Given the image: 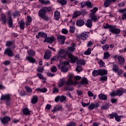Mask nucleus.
I'll return each mask as SVG.
<instances>
[{"mask_svg":"<svg viewBox=\"0 0 126 126\" xmlns=\"http://www.w3.org/2000/svg\"><path fill=\"white\" fill-rule=\"evenodd\" d=\"M58 55L60 58H63V59H68L73 63H75L78 60V58L75 57L71 53H68V51H65V50L62 49L60 50L58 52Z\"/></svg>","mask_w":126,"mask_h":126,"instance_id":"obj_1","label":"nucleus"},{"mask_svg":"<svg viewBox=\"0 0 126 126\" xmlns=\"http://www.w3.org/2000/svg\"><path fill=\"white\" fill-rule=\"evenodd\" d=\"M125 92V91L121 90H119L117 92L113 91L111 93L110 96L112 97H114L115 96H122V95H123Z\"/></svg>","mask_w":126,"mask_h":126,"instance_id":"obj_2","label":"nucleus"},{"mask_svg":"<svg viewBox=\"0 0 126 126\" xmlns=\"http://www.w3.org/2000/svg\"><path fill=\"white\" fill-rule=\"evenodd\" d=\"M69 63L68 62L63 63L62 66L61 67V69L63 72H66V71L68 70V68H67L66 65H68Z\"/></svg>","mask_w":126,"mask_h":126,"instance_id":"obj_3","label":"nucleus"},{"mask_svg":"<svg viewBox=\"0 0 126 126\" xmlns=\"http://www.w3.org/2000/svg\"><path fill=\"white\" fill-rule=\"evenodd\" d=\"M109 31L113 34H119L121 32V30L116 28V26H113L111 29H109Z\"/></svg>","mask_w":126,"mask_h":126,"instance_id":"obj_4","label":"nucleus"},{"mask_svg":"<svg viewBox=\"0 0 126 126\" xmlns=\"http://www.w3.org/2000/svg\"><path fill=\"white\" fill-rule=\"evenodd\" d=\"M13 49L7 48L5 50L4 52V55H7L8 57H12L13 56V53H12V50Z\"/></svg>","mask_w":126,"mask_h":126,"instance_id":"obj_5","label":"nucleus"},{"mask_svg":"<svg viewBox=\"0 0 126 126\" xmlns=\"http://www.w3.org/2000/svg\"><path fill=\"white\" fill-rule=\"evenodd\" d=\"M65 36L64 35H59L57 38V40L59 43L63 45L64 41H65Z\"/></svg>","mask_w":126,"mask_h":126,"instance_id":"obj_6","label":"nucleus"},{"mask_svg":"<svg viewBox=\"0 0 126 126\" xmlns=\"http://www.w3.org/2000/svg\"><path fill=\"white\" fill-rule=\"evenodd\" d=\"M10 120V118L7 116H5L4 117L0 119L1 123H2V124H3L4 125H5V124H7V123L9 122Z\"/></svg>","mask_w":126,"mask_h":126,"instance_id":"obj_7","label":"nucleus"},{"mask_svg":"<svg viewBox=\"0 0 126 126\" xmlns=\"http://www.w3.org/2000/svg\"><path fill=\"white\" fill-rule=\"evenodd\" d=\"M47 14V13L46 11H45V9L42 7L38 12V16L39 17H44L45 15Z\"/></svg>","mask_w":126,"mask_h":126,"instance_id":"obj_8","label":"nucleus"},{"mask_svg":"<svg viewBox=\"0 0 126 126\" xmlns=\"http://www.w3.org/2000/svg\"><path fill=\"white\" fill-rule=\"evenodd\" d=\"M89 16L90 18H91V20H92V21H94V22H97V21H98L100 19V17H97V16H96V14L89 15Z\"/></svg>","mask_w":126,"mask_h":126,"instance_id":"obj_9","label":"nucleus"},{"mask_svg":"<svg viewBox=\"0 0 126 126\" xmlns=\"http://www.w3.org/2000/svg\"><path fill=\"white\" fill-rule=\"evenodd\" d=\"M54 41H56V39L54 37H47L46 39L44 40V42H47V43H49L50 44H52Z\"/></svg>","mask_w":126,"mask_h":126,"instance_id":"obj_10","label":"nucleus"},{"mask_svg":"<svg viewBox=\"0 0 126 126\" xmlns=\"http://www.w3.org/2000/svg\"><path fill=\"white\" fill-rule=\"evenodd\" d=\"M0 101L4 100L5 101H7L10 100V95L9 94H5L1 96L0 98Z\"/></svg>","mask_w":126,"mask_h":126,"instance_id":"obj_11","label":"nucleus"},{"mask_svg":"<svg viewBox=\"0 0 126 126\" xmlns=\"http://www.w3.org/2000/svg\"><path fill=\"white\" fill-rule=\"evenodd\" d=\"M89 36V33L87 32H83L81 35L82 40H87Z\"/></svg>","mask_w":126,"mask_h":126,"instance_id":"obj_12","label":"nucleus"},{"mask_svg":"<svg viewBox=\"0 0 126 126\" xmlns=\"http://www.w3.org/2000/svg\"><path fill=\"white\" fill-rule=\"evenodd\" d=\"M85 24V22L82 19L78 20L76 22V26L81 27Z\"/></svg>","mask_w":126,"mask_h":126,"instance_id":"obj_13","label":"nucleus"},{"mask_svg":"<svg viewBox=\"0 0 126 126\" xmlns=\"http://www.w3.org/2000/svg\"><path fill=\"white\" fill-rule=\"evenodd\" d=\"M73 77V76L72 75H70L69 76V78L67 81H66V83L68 86H69V85H72L73 84V81H72V78Z\"/></svg>","mask_w":126,"mask_h":126,"instance_id":"obj_14","label":"nucleus"},{"mask_svg":"<svg viewBox=\"0 0 126 126\" xmlns=\"http://www.w3.org/2000/svg\"><path fill=\"white\" fill-rule=\"evenodd\" d=\"M8 15L9 16L8 18V24L9 27H12V18L10 17V11L8 12Z\"/></svg>","mask_w":126,"mask_h":126,"instance_id":"obj_15","label":"nucleus"},{"mask_svg":"<svg viewBox=\"0 0 126 126\" xmlns=\"http://www.w3.org/2000/svg\"><path fill=\"white\" fill-rule=\"evenodd\" d=\"M6 46L7 47H8L9 49H14L15 48L14 43H13V42L12 41H7L6 43Z\"/></svg>","mask_w":126,"mask_h":126,"instance_id":"obj_16","label":"nucleus"},{"mask_svg":"<svg viewBox=\"0 0 126 126\" xmlns=\"http://www.w3.org/2000/svg\"><path fill=\"white\" fill-rule=\"evenodd\" d=\"M52 52L50 50H48L44 55V59L45 60H49L51 58V54Z\"/></svg>","mask_w":126,"mask_h":126,"instance_id":"obj_17","label":"nucleus"},{"mask_svg":"<svg viewBox=\"0 0 126 126\" xmlns=\"http://www.w3.org/2000/svg\"><path fill=\"white\" fill-rule=\"evenodd\" d=\"M99 107V103H91L88 107L89 110H94L95 108H98Z\"/></svg>","mask_w":126,"mask_h":126,"instance_id":"obj_18","label":"nucleus"},{"mask_svg":"<svg viewBox=\"0 0 126 126\" xmlns=\"http://www.w3.org/2000/svg\"><path fill=\"white\" fill-rule=\"evenodd\" d=\"M118 63L121 65H123L125 63V58L122 56H119L118 58Z\"/></svg>","mask_w":126,"mask_h":126,"instance_id":"obj_19","label":"nucleus"},{"mask_svg":"<svg viewBox=\"0 0 126 126\" xmlns=\"http://www.w3.org/2000/svg\"><path fill=\"white\" fill-rule=\"evenodd\" d=\"M93 22V21H92V20L89 19L87 20V21L85 23V25L89 28H91V27H92V23Z\"/></svg>","mask_w":126,"mask_h":126,"instance_id":"obj_20","label":"nucleus"},{"mask_svg":"<svg viewBox=\"0 0 126 126\" xmlns=\"http://www.w3.org/2000/svg\"><path fill=\"white\" fill-rule=\"evenodd\" d=\"M63 109V106L61 105H57L54 107V109H52L51 111L53 113H56V112H58V111H60V110H62Z\"/></svg>","mask_w":126,"mask_h":126,"instance_id":"obj_21","label":"nucleus"},{"mask_svg":"<svg viewBox=\"0 0 126 126\" xmlns=\"http://www.w3.org/2000/svg\"><path fill=\"white\" fill-rule=\"evenodd\" d=\"M66 83V81L64 78H63L60 79V83H59L58 87H63V85H64Z\"/></svg>","mask_w":126,"mask_h":126,"instance_id":"obj_22","label":"nucleus"},{"mask_svg":"<svg viewBox=\"0 0 126 126\" xmlns=\"http://www.w3.org/2000/svg\"><path fill=\"white\" fill-rule=\"evenodd\" d=\"M19 23V27H20L21 30H24V28H25V23L23 21H20L18 22Z\"/></svg>","mask_w":126,"mask_h":126,"instance_id":"obj_23","label":"nucleus"},{"mask_svg":"<svg viewBox=\"0 0 126 126\" xmlns=\"http://www.w3.org/2000/svg\"><path fill=\"white\" fill-rule=\"evenodd\" d=\"M61 16V13L58 11H55L54 12V19L55 20H59L60 19V17Z\"/></svg>","mask_w":126,"mask_h":126,"instance_id":"obj_24","label":"nucleus"},{"mask_svg":"<svg viewBox=\"0 0 126 126\" xmlns=\"http://www.w3.org/2000/svg\"><path fill=\"white\" fill-rule=\"evenodd\" d=\"M112 2H114L113 0H105L104 1V4L105 7H108V6H110V5Z\"/></svg>","mask_w":126,"mask_h":126,"instance_id":"obj_25","label":"nucleus"},{"mask_svg":"<svg viewBox=\"0 0 126 126\" xmlns=\"http://www.w3.org/2000/svg\"><path fill=\"white\" fill-rule=\"evenodd\" d=\"M23 114L26 116H29V115H30L31 114L30 113L31 112V111H29V109H28V108L27 107L25 108L23 110Z\"/></svg>","mask_w":126,"mask_h":126,"instance_id":"obj_26","label":"nucleus"},{"mask_svg":"<svg viewBox=\"0 0 126 126\" xmlns=\"http://www.w3.org/2000/svg\"><path fill=\"white\" fill-rule=\"evenodd\" d=\"M81 15V12L79 11H76L73 14L72 18L74 19V18H76V17H78L80 15Z\"/></svg>","mask_w":126,"mask_h":126,"instance_id":"obj_27","label":"nucleus"},{"mask_svg":"<svg viewBox=\"0 0 126 126\" xmlns=\"http://www.w3.org/2000/svg\"><path fill=\"white\" fill-rule=\"evenodd\" d=\"M26 60L27 61H28V62H30V63H32L36 62V60L31 56L27 57Z\"/></svg>","mask_w":126,"mask_h":126,"instance_id":"obj_28","label":"nucleus"},{"mask_svg":"<svg viewBox=\"0 0 126 126\" xmlns=\"http://www.w3.org/2000/svg\"><path fill=\"white\" fill-rule=\"evenodd\" d=\"M38 102V96L34 95L32 99V104H36Z\"/></svg>","mask_w":126,"mask_h":126,"instance_id":"obj_29","label":"nucleus"},{"mask_svg":"<svg viewBox=\"0 0 126 126\" xmlns=\"http://www.w3.org/2000/svg\"><path fill=\"white\" fill-rule=\"evenodd\" d=\"M97 10H98V8L95 7L92 10H91V13L89 15H95V12H97Z\"/></svg>","mask_w":126,"mask_h":126,"instance_id":"obj_30","label":"nucleus"},{"mask_svg":"<svg viewBox=\"0 0 126 126\" xmlns=\"http://www.w3.org/2000/svg\"><path fill=\"white\" fill-rule=\"evenodd\" d=\"M98 97L100 100H107V95L102 94L98 95Z\"/></svg>","mask_w":126,"mask_h":126,"instance_id":"obj_31","label":"nucleus"},{"mask_svg":"<svg viewBox=\"0 0 126 126\" xmlns=\"http://www.w3.org/2000/svg\"><path fill=\"white\" fill-rule=\"evenodd\" d=\"M99 72V75H103L104 74H107L108 71L105 69H99L98 70Z\"/></svg>","mask_w":126,"mask_h":126,"instance_id":"obj_32","label":"nucleus"},{"mask_svg":"<svg viewBox=\"0 0 126 126\" xmlns=\"http://www.w3.org/2000/svg\"><path fill=\"white\" fill-rule=\"evenodd\" d=\"M1 16V19L0 20L2 21L3 23L5 24L6 23V17H5V15L4 14H1L0 15Z\"/></svg>","mask_w":126,"mask_h":126,"instance_id":"obj_33","label":"nucleus"},{"mask_svg":"<svg viewBox=\"0 0 126 126\" xmlns=\"http://www.w3.org/2000/svg\"><path fill=\"white\" fill-rule=\"evenodd\" d=\"M81 84H88V80L86 78L83 77L81 81Z\"/></svg>","mask_w":126,"mask_h":126,"instance_id":"obj_34","label":"nucleus"},{"mask_svg":"<svg viewBox=\"0 0 126 126\" xmlns=\"http://www.w3.org/2000/svg\"><path fill=\"white\" fill-rule=\"evenodd\" d=\"M93 76H98L100 75L99 70H94L92 72Z\"/></svg>","mask_w":126,"mask_h":126,"instance_id":"obj_35","label":"nucleus"},{"mask_svg":"<svg viewBox=\"0 0 126 126\" xmlns=\"http://www.w3.org/2000/svg\"><path fill=\"white\" fill-rule=\"evenodd\" d=\"M57 2H59V3H61L62 5H65L67 1L66 0H57Z\"/></svg>","mask_w":126,"mask_h":126,"instance_id":"obj_36","label":"nucleus"},{"mask_svg":"<svg viewBox=\"0 0 126 126\" xmlns=\"http://www.w3.org/2000/svg\"><path fill=\"white\" fill-rule=\"evenodd\" d=\"M37 91H39V92H41L42 93H46L48 90H47V88H43V89H40V88H37L36 89Z\"/></svg>","mask_w":126,"mask_h":126,"instance_id":"obj_37","label":"nucleus"},{"mask_svg":"<svg viewBox=\"0 0 126 126\" xmlns=\"http://www.w3.org/2000/svg\"><path fill=\"white\" fill-rule=\"evenodd\" d=\"M109 49H110L109 45L105 44L104 45L102 46V50L104 51H109Z\"/></svg>","mask_w":126,"mask_h":126,"instance_id":"obj_38","label":"nucleus"},{"mask_svg":"<svg viewBox=\"0 0 126 126\" xmlns=\"http://www.w3.org/2000/svg\"><path fill=\"white\" fill-rule=\"evenodd\" d=\"M28 55L34 57L35 56V51L31 49L28 51Z\"/></svg>","mask_w":126,"mask_h":126,"instance_id":"obj_39","label":"nucleus"},{"mask_svg":"<svg viewBox=\"0 0 126 126\" xmlns=\"http://www.w3.org/2000/svg\"><path fill=\"white\" fill-rule=\"evenodd\" d=\"M119 69H120V68L119 67L118 65H117V64H113V70L115 72H117V71H119Z\"/></svg>","mask_w":126,"mask_h":126,"instance_id":"obj_40","label":"nucleus"},{"mask_svg":"<svg viewBox=\"0 0 126 126\" xmlns=\"http://www.w3.org/2000/svg\"><path fill=\"white\" fill-rule=\"evenodd\" d=\"M110 57H111V55L110 54V53H109V52H106L104 53V57H103L104 60L106 59H109Z\"/></svg>","mask_w":126,"mask_h":126,"instance_id":"obj_41","label":"nucleus"},{"mask_svg":"<svg viewBox=\"0 0 126 126\" xmlns=\"http://www.w3.org/2000/svg\"><path fill=\"white\" fill-rule=\"evenodd\" d=\"M39 35L40 37L44 38V39H47V37H48L47 34L43 32H39Z\"/></svg>","mask_w":126,"mask_h":126,"instance_id":"obj_42","label":"nucleus"},{"mask_svg":"<svg viewBox=\"0 0 126 126\" xmlns=\"http://www.w3.org/2000/svg\"><path fill=\"white\" fill-rule=\"evenodd\" d=\"M60 102H63L66 99V97L64 95L59 96Z\"/></svg>","mask_w":126,"mask_h":126,"instance_id":"obj_43","label":"nucleus"},{"mask_svg":"<svg viewBox=\"0 0 126 126\" xmlns=\"http://www.w3.org/2000/svg\"><path fill=\"white\" fill-rule=\"evenodd\" d=\"M85 63V62L84 61V60H78L77 62V65H78V64H84Z\"/></svg>","mask_w":126,"mask_h":126,"instance_id":"obj_44","label":"nucleus"},{"mask_svg":"<svg viewBox=\"0 0 126 126\" xmlns=\"http://www.w3.org/2000/svg\"><path fill=\"white\" fill-rule=\"evenodd\" d=\"M122 118H123V116H118V114L117 113V115L115 116V120L117 122H120Z\"/></svg>","mask_w":126,"mask_h":126,"instance_id":"obj_45","label":"nucleus"},{"mask_svg":"<svg viewBox=\"0 0 126 126\" xmlns=\"http://www.w3.org/2000/svg\"><path fill=\"white\" fill-rule=\"evenodd\" d=\"M64 90H69V91H72V90H73V88L68 87L67 86L65 85L64 88Z\"/></svg>","mask_w":126,"mask_h":126,"instance_id":"obj_46","label":"nucleus"},{"mask_svg":"<svg viewBox=\"0 0 126 126\" xmlns=\"http://www.w3.org/2000/svg\"><path fill=\"white\" fill-rule=\"evenodd\" d=\"M25 88L28 93H32V89L30 88V87L26 86L25 87Z\"/></svg>","mask_w":126,"mask_h":126,"instance_id":"obj_47","label":"nucleus"},{"mask_svg":"<svg viewBox=\"0 0 126 126\" xmlns=\"http://www.w3.org/2000/svg\"><path fill=\"white\" fill-rule=\"evenodd\" d=\"M76 71H78V72H80L82 70V67H81V65H78L76 68Z\"/></svg>","mask_w":126,"mask_h":126,"instance_id":"obj_48","label":"nucleus"},{"mask_svg":"<svg viewBox=\"0 0 126 126\" xmlns=\"http://www.w3.org/2000/svg\"><path fill=\"white\" fill-rule=\"evenodd\" d=\"M101 109H103V110H107V109H109V104H106L101 107Z\"/></svg>","mask_w":126,"mask_h":126,"instance_id":"obj_49","label":"nucleus"},{"mask_svg":"<svg viewBox=\"0 0 126 126\" xmlns=\"http://www.w3.org/2000/svg\"><path fill=\"white\" fill-rule=\"evenodd\" d=\"M112 27H113V26L106 24L105 26L104 27V29H111Z\"/></svg>","mask_w":126,"mask_h":126,"instance_id":"obj_50","label":"nucleus"},{"mask_svg":"<svg viewBox=\"0 0 126 126\" xmlns=\"http://www.w3.org/2000/svg\"><path fill=\"white\" fill-rule=\"evenodd\" d=\"M86 5L88 6L89 8L92 7V3L90 1H88L86 2Z\"/></svg>","mask_w":126,"mask_h":126,"instance_id":"obj_51","label":"nucleus"},{"mask_svg":"<svg viewBox=\"0 0 126 126\" xmlns=\"http://www.w3.org/2000/svg\"><path fill=\"white\" fill-rule=\"evenodd\" d=\"M60 58V56L59 55L58 56H55L54 58L51 59V61L53 62L54 61H55V62H57V61H59V59Z\"/></svg>","mask_w":126,"mask_h":126,"instance_id":"obj_52","label":"nucleus"},{"mask_svg":"<svg viewBox=\"0 0 126 126\" xmlns=\"http://www.w3.org/2000/svg\"><path fill=\"white\" fill-rule=\"evenodd\" d=\"M100 67H105V63L104 62H102V60H100L99 63Z\"/></svg>","mask_w":126,"mask_h":126,"instance_id":"obj_53","label":"nucleus"},{"mask_svg":"<svg viewBox=\"0 0 126 126\" xmlns=\"http://www.w3.org/2000/svg\"><path fill=\"white\" fill-rule=\"evenodd\" d=\"M85 55H90L91 54V48H88L86 51L84 53Z\"/></svg>","mask_w":126,"mask_h":126,"instance_id":"obj_54","label":"nucleus"},{"mask_svg":"<svg viewBox=\"0 0 126 126\" xmlns=\"http://www.w3.org/2000/svg\"><path fill=\"white\" fill-rule=\"evenodd\" d=\"M37 69L38 72L42 73L44 71V68L42 67L38 66Z\"/></svg>","mask_w":126,"mask_h":126,"instance_id":"obj_55","label":"nucleus"},{"mask_svg":"<svg viewBox=\"0 0 126 126\" xmlns=\"http://www.w3.org/2000/svg\"><path fill=\"white\" fill-rule=\"evenodd\" d=\"M43 8L44 9L45 11L46 12V13L47 11V12H49V11L51 10V7H43Z\"/></svg>","mask_w":126,"mask_h":126,"instance_id":"obj_56","label":"nucleus"},{"mask_svg":"<svg viewBox=\"0 0 126 126\" xmlns=\"http://www.w3.org/2000/svg\"><path fill=\"white\" fill-rule=\"evenodd\" d=\"M118 11L120 13H123V14H124V13H126V8L120 9Z\"/></svg>","mask_w":126,"mask_h":126,"instance_id":"obj_57","label":"nucleus"},{"mask_svg":"<svg viewBox=\"0 0 126 126\" xmlns=\"http://www.w3.org/2000/svg\"><path fill=\"white\" fill-rule=\"evenodd\" d=\"M59 88L55 87L54 88H53V92L54 93H59Z\"/></svg>","mask_w":126,"mask_h":126,"instance_id":"obj_58","label":"nucleus"},{"mask_svg":"<svg viewBox=\"0 0 126 126\" xmlns=\"http://www.w3.org/2000/svg\"><path fill=\"white\" fill-rule=\"evenodd\" d=\"M66 126H76V123L74 122H70L68 125H67Z\"/></svg>","mask_w":126,"mask_h":126,"instance_id":"obj_59","label":"nucleus"},{"mask_svg":"<svg viewBox=\"0 0 126 126\" xmlns=\"http://www.w3.org/2000/svg\"><path fill=\"white\" fill-rule=\"evenodd\" d=\"M51 70L52 72H56V71H57V67H56V66H52L51 68Z\"/></svg>","mask_w":126,"mask_h":126,"instance_id":"obj_60","label":"nucleus"},{"mask_svg":"<svg viewBox=\"0 0 126 126\" xmlns=\"http://www.w3.org/2000/svg\"><path fill=\"white\" fill-rule=\"evenodd\" d=\"M75 50V48L74 47H70L68 48V50L67 52H68V51H70V52H73Z\"/></svg>","mask_w":126,"mask_h":126,"instance_id":"obj_61","label":"nucleus"},{"mask_svg":"<svg viewBox=\"0 0 126 126\" xmlns=\"http://www.w3.org/2000/svg\"><path fill=\"white\" fill-rule=\"evenodd\" d=\"M37 76H38V77H39L40 79H44V77L43 76V75L41 73H38L37 74Z\"/></svg>","mask_w":126,"mask_h":126,"instance_id":"obj_62","label":"nucleus"},{"mask_svg":"<svg viewBox=\"0 0 126 126\" xmlns=\"http://www.w3.org/2000/svg\"><path fill=\"white\" fill-rule=\"evenodd\" d=\"M101 80H102L103 81H106V80H107V76L106 75H104L102 76L101 77V78H100Z\"/></svg>","mask_w":126,"mask_h":126,"instance_id":"obj_63","label":"nucleus"},{"mask_svg":"<svg viewBox=\"0 0 126 126\" xmlns=\"http://www.w3.org/2000/svg\"><path fill=\"white\" fill-rule=\"evenodd\" d=\"M63 34H67L68 33V31L66 29H63L62 31Z\"/></svg>","mask_w":126,"mask_h":126,"instance_id":"obj_64","label":"nucleus"}]
</instances>
